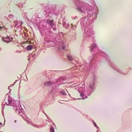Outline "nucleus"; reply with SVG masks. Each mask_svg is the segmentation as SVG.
I'll use <instances>...</instances> for the list:
<instances>
[{
  "mask_svg": "<svg viewBox=\"0 0 132 132\" xmlns=\"http://www.w3.org/2000/svg\"><path fill=\"white\" fill-rule=\"evenodd\" d=\"M19 90H18V95H19Z\"/></svg>",
  "mask_w": 132,
  "mask_h": 132,
  "instance_id": "44",
  "label": "nucleus"
},
{
  "mask_svg": "<svg viewBox=\"0 0 132 132\" xmlns=\"http://www.w3.org/2000/svg\"><path fill=\"white\" fill-rule=\"evenodd\" d=\"M13 37H11V39L12 40H13Z\"/></svg>",
  "mask_w": 132,
  "mask_h": 132,
  "instance_id": "49",
  "label": "nucleus"
},
{
  "mask_svg": "<svg viewBox=\"0 0 132 132\" xmlns=\"http://www.w3.org/2000/svg\"><path fill=\"white\" fill-rule=\"evenodd\" d=\"M4 29H6V28H4Z\"/></svg>",
  "mask_w": 132,
  "mask_h": 132,
  "instance_id": "57",
  "label": "nucleus"
},
{
  "mask_svg": "<svg viewBox=\"0 0 132 132\" xmlns=\"http://www.w3.org/2000/svg\"><path fill=\"white\" fill-rule=\"evenodd\" d=\"M60 101V102H62L63 101H62V100H59Z\"/></svg>",
  "mask_w": 132,
  "mask_h": 132,
  "instance_id": "45",
  "label": "nucleus"
},
{
  "mask_svg": "<svg viewBox=\"0 0 132 132\" xmlns=\"http://www.w3.org/2000/svg\"><path fill=\"white\" fill-rule=\"evenodd\" d=\"M93 124L94 125V126L96 127L97 126V125H96V123L94 121H93Z\"/></svg>",
  "mask_w": 132,
  "mask_h": 132,
  "instance_id": "31",
  "label": "nucleus"
},
{
  "mask_svg": "<svg viewBox=\"0 0 132 132\" xmlns=\"http://www.w3.org/2000/svg\"><path fill=\"white\" fill-rule=\"evenodd\" d=\"M48 43H50V44H51V46H56L57 44V43L56 42V40H54L52 41H49Z\"/></svg>",
  "mask_w": 132,
  "mask_h": 132,
  "instance_id": "11",
  "label": "nucleus"
},
{
  "mask_svg": "<svg viewBox=\"0 0 132 132\" xmlns=\"http://www.w3.org/2000/svg\"><path fill=\"white\" fill-rule=\"evenodd\" d=\"M2 110H4V107H3V103L2 104Z\"/></svg>",
  "mask_w": 132,
  "mask_h": 132,
  "instance_id": "35",
  "label": "nucleus"
},
{
  "mask_svg": "<svg viewBox=\"0 0 132 132\" xmlns=\"http://www.w3.org/2000/svg\"><path fill=\"white\" fill-rule=\"evenodd\" d=\"M4 101H5V103L7 106H11L13 107V109L14 110H15V112L18 113L23 118L27 117L24 110L22 108L21 105L19 104L18 106V101H15L13 99L9 96L6 98H5Z\"/></svg>",
  "mask_w": 132,
  "mask_h": 132,
  "instance_id": "3",
  "label": "nucleus"
},
{
  "mask_svg": "<svg viewBox=\"0 0 132 132\" xmlns=\"http://www.w3.org/2000/svg\"><path fill=\"white\" fill-rule=\"evenodd\" d=\"M43 112L45 114V116H46V117H47V114L44 111H43Z\"/></svg>",
  "mask_w": 132,
  "mask_h": 132,
  "instance_id": "38",
  "label": "nucleus"
},
{
  "mask_svg": "<svg viewBox=\"0 0 132 132\" xmlns=\"http://www.w3.org/2000/svg\"><path fill=\"white\" fill-rule=\"evenodd\" d=\"M60 101V102H62L63 101H62V100H59Z\"/></svg>",
  "mask_w": 132,
  "mask_h": 132,
  "instance_id": "46",
  "label": "nucleus"
},
{
  "mask_svg": "<svg viewBox=\"0 0 132 132\" xmlns=\"http://www.w3.org/2000/svg\"><path fill=\"white\" fill-rule=\"evenodd\" d=\"M91 46L90 51L92 53L93 56H90L89 59L91 60L89 64L86 63L84 65V70L88 71L92 68H94L96 66L98 61H103L105 62L107 61L109 65L114 69L118 72L122 73L123 72L119 69L110 59L109 56L106 53L99 50L97 47L96 44L94 43L92 44Z\"/></svg>",
  "mask_w": 132,
  "mask_h": 132,
  "instance_id": "2",
  "label": "nucleus"
},
{
  "mask_svg": "<svg viewBox=\"0 0 132 132\" xmlns=\"http://www.w3.org/2000/svg\"><path fill=\"white\" fill-rule=\"evenodd\" d=\"M2 50V49L1 48H0V51H1Z\"/></svg>",
  "mask_w": 132,
  "mask_h": 132,
  "instance_id": "52",
  "label": "nucleus"
},
{
  "mask_svg": "<svg viewBox=\"0 0 132 132\" xmlns=\"http://www.w3.org/2000/svg\"><path fill=\"white\" fill-rule=\"evenodd\" d=\"M16 82H14V84H14V85L15 84Z\"/></svg>",
  "mask_w": 132,
  "mask_h": 132,
  "instance_id": "48",
  "label": "nucleus"
},
{
  "mask_svg": "<svg viewBox=\"0 0 132 132\" xmlns=\"http://www.w3.org/2000/svg\"><path fill=\"white\" fill-rule=\"evenodd\" d=\"M45 11L46 13L45 15L47 17L50 16L49 14L50 15L54 14L55 15H57L60 13V10L58 9L56 10V7L54 5V6L51 5V6L48 7V9Z\"/></svg>",
  "mask_w": 132,
  "mask_h": 132,
  "instance_id": "4",
  "label": "nucleus"
},
{
  "mask_svg": "<svg viewBox=\"0 0 132 132\" xmlns=\"http://www.w3.org/2000/svg\"><path fill=\"white\" fill-rule=\"evenodd\" d=\"M31 123V122L29 121V120H28L27 121V123H28V124H30V123Z\"/></svg>",
  "mask_w": 132,
  "mask_h": 132,
  "instance_id": "36",
  "label": "nucleus"
},
{
  "mask_svg": "<svg viewBox=\"0 0 132 132\" xmlns=\"http://www.w3.org/2000/svg\"><path fill=\"white\" fill-rule=\"evenodd\" d=\"M66 48V46L65 45H62L61 47V48L62 50H64Z\"/></svg>",
  "mask_w": 132,
  "mask_h": 132,
  "instance_id": "23",
  "label": "nucleus"
},
{
  "mask_svg": "<svg viewBox=\"0 0 132 132\" xmlns=\"http://www.w3.org/2000/svg\"><path fill=\"white\" fill-rule=\"evenodd\" d=\"M13 15L12 14H10L9 15L8 17L10 18H11V16H13Z\"/></svg>",
  "mask_w": 132,
  "mask_h": 132,
  "instance_id": "33",
  "label": "nucleus"
},
{
  "mask_svg": "<svg viewBox=\"0 0 132 132\" xmlns=\"http://www.w3.org/2000/svg\"><path fill=\"white\" fill-rule=\"evenodd\" d=\"M54 83L53 82H52L50 81H48L45 82L44 84V85L45 86L47 85L50 86H52V85L54 84Z\"/></svg>",
  "mask_w": 132,
  "mask_h": 132,
  "instance_id": "12",
  "label": "nucleus"
},
{
  "mask_svg": "<svg viewBox=\"0 0 132 132\" xmlns=\"http://www.w3.org/2000/svg\"><path fill=\"white\" fill-rule=\"evenodd\" d=\"M65 79V78L63 77H60L56 80L55 82L54 83V84H57L58 85H60V84H64L66 82H64Z\"/></svg>",
  "mask_w": 132,
  "mask_h": 132,
  "instance_id": "7",
  "label": "nucleus"
},
{
  "mask_svg": "<svg viewBox=\"0 0 132 132\" xmlns=\"http://www.w3.org/2000/svg\"><path fill=\"white\" fill-rule=\"evenodd\" d=\"M69 96H70V94H69Z\"/></svg>",
  "mask_w": 132,
  "mask_h": 132,
  "instance_id": "60",
  "label": "nucleus"
},
{
  "mask_svg": "<svg viewBox=\"0 0 132 132\" xmlns=\"http://www.w3.org/2000/svg\"><path fill=\"white\" fill-rule=\"evenodd\" d=\"M28 60H30V59H28Z\"/></svg>",
  "mask_w": 132,
  "mask_h": 132,
  "instance_id": "54",
  "label": "nucleus"
},
{
  "mask_svg": "<svg viewBox=\"0 0 132 132\" xmlns=\"http://www.w3.org/2000/svg\"><path fill=\"white\" fill-rule=\"evenodd\" d=\"M25 14H27V12H25Z\"/></svg>",
  "mask_w": 132,
  "mask_h": 132,
  "instance_id": "53",
  "label": "nucleus"
},
{
  "mask_svg": "<svg viewBox=\"0 0 132 132\" xmlns=\"http://www.w3.org/2000/svg\"><path fill=\"white\" fill-rule=\"evenodd\" d=\"M55 91L53 89H52L50 92V94L51 95H53L55 93Z\"/></svg>",
  "mask_w": 132,
  "mask_h": 132,
  "instance_id": "18",
  "label": "nucleus"
},
{
  "mask_svg": "<svg viewBox=\"0 0 132 132\" xmlns=\"http://www.w3.org/2000/svg\"><path fill=\"white\" fill-rule=\"evenodd\" d=\"M2 40L4 42H6L7 43H9L11 42L10 40V38L8 35L6 37L4 36L2 37Z\"/></svg>",
  "mask_w": 132,
  "mask_h": 132,
  "instance_id": "9",
  "label": "nucleus"
},
{
  "mask_svg": "<svg viewBox=\"0 0 132 132\" xmlns=\"http://www.w3.org/2000/svg\"><path fill=\"white\" fill-rule=\"evenodd\" d=\"M17 81H18L17 80H16L15 82H16Z\"/></svg>",
  "mask_w": 132,
  "mask_h": 132,
  "instance_id": "55",
  "label": "nucleus"
},
{
  "mask_svg": "<svg viewBox=\"0 0 132 132\" xmlns=\"http://www.w3.org/2000/svg\"><path fill=\"white\" fill-rule=\"evenodd\" d=\"M47 23L49 26L52 28L56 26L55 22L53 20H51L50 19H47Z\"/></svg>",
  "mask_w": 132,
  "mask_h": 132,
  "instance_id": "8",
  "label": "nucleus"
},
{
  "mask_svg": "<svg viewBox=\"0 0 132 132\" xmlns=\"http://www.w3.org/2000/svg\"><path fill=\"white\" fill-rule=\"evenodd\" d=\"M32 126L38 128H40L42 127L43 126V125H37L36 124L33 125Z\"/></svg>",
  "mask_w": 132,
  "mask_h": 132,
  "instance_id": "15",
  "label": "nucleus"
},
{
  "mask_svg": "<svg viewBox=\"0 0 132 132\" xmlns=\"http://www.w3.org/2000/svg\"><path fill=\"white\" fill-rule=\"evenodd\" d=\"M52 30L54 31H55L56 30V27H53L52 28Z\"/></svg>",
  "mask_w": 132,
  "mask_h": 132,
  "instance_id": "29",
  "label": "nucleus"
},
{
  "mask_svg": "<svg viewBox=\"0 0 132 132\" xmlns=\"http://www.w3.org/2000/svg\"><path fill=\"white\" fill-rule=\"evenodd\" d=\"M50 132H55L54 128L53 127H51L50 128Z\"/></svg>",
  "mask_w": 132,
  "mask_h": 132,
  "instance_id": "20",
  "label": "nucleus"
},
{
  "mask_svg": "<svg viewBox=\"0 0 132 132\" xmlns=\"http://www.w3.org/2000/svg\"><path fill=\"white\" fill-rule=\"evenodd\" d=\"M16 122V120H15L14 121V122Z\"/></svg>",
  "mask_w": 132,
  "mask_h": 132,
  "instance_id": "50",
  "label": "nucleus"
},
{
  "mask_svg": "<svg viewBox=\"0 0 132 132\" xmlns=\"http://www.w3.org/2000/svg\"><path fill=\"white\" fill-rule=\"evenodd\" d=\"M18 21H14V23L15 24L14 27H16L18 25Z\"/></svg>",
  "mask_w": 132,
  "mask_h": 132,
  "instance_id": "22",
  "label": "nucleus"
},
{
  "mask_svg": "<svg viewBox=\"0 0 132 132\" xmlns=\"http://www.w3.org/2000/svg\"><path fill=\"white\" fill-rule=\"evenodd\" d=\"M19 8H22L23 7V4H22L21 3H19V5H18V4L16 5Z\"/></svg>",
  "mask_w": 132,
  "mask_h": 132,
  "instance_id": "19",
  "label": "nucleus"
},
{
  "mask_svg": "<svg viewBox=\"0 0 132 132\" xmlns=\"http://www.w3.org/2000/svg\"><path fill=\"white\" fill-rule=\"evenodd\" d=\"M26 77L27 78V76H26Z\"/></svg>",
  "mask_w": 132,
  "mask_h": 132,
  "instance_id": "61",
  "label": "nucleus"
},
{
  "mask_svg": "<svg viewBox=\"0 0 132 132\" xmlns=\"http://www.w3.org/2000/svg\"><path fill=\"white\" fill-rule=\"evenodd\" d=\"M73 4L76 6L79 11L81 13L83 16L78 21L80 22L81 28L84 29L83 34L85 40L87 42L90 40L92 37L91 35L94 34L92 29L90 27V24L93 22L91 16L94 19L97 18L98 13V9L90 10L87 6V5L79 0H72Z\"/></svg>",
  "mask_w": 132,
  "mask_h": 132,
  "instance_id": "1",
  "label": "nucleus"
},
{
  "mask_svg": "<svg viewBox=\"0 0 132 132\" xmlns=\"http://www.w3.org/2000/svg\"><path fill=\"white\" fill-rule=\"evenodd\" d=\"M21 82V80L20 81V83Z\"/></svg>",
  "mask_w": 132,
  "mask_h": 132,
  "instance_id": "62",
  "label": "nucleus"
},
{
  "mask_svg": "<svg viewBox=\"0 0 132 132\" xmlns=\"http://www.w3.org/2000/svg\"><path fill=\"white\" fill-rule=\"evenodd\" d=\"M22 27H21L20 28V29L21 30H22Z\"/></svg>",
  "mask_w": 132,
  "mask_h": 132,
  "instance_id": "39",
  "label": "nucleus"
},
{
  "mask_svg": "<svg viewBox=\"0 0 132 132\" xmlns=\"http://www.w3.org/2000/svg\"><path fill=\"white\" fill-rule=\"evenodd\" d=\"M39 30L40 31L41 35L42 36H43L45 34H46V32L44 28H39Z\"/></svg>",
  "mask_w": 132,
  "mask_h": 132,
  "instance_id": "10",
  "label": "nucleus"
},
{
  "mask_svg": "<svg viewBox=\"0 0 132 132\" xmlns=\"http://www.w3.org/2000/svg\"><path fill=\"white\" fill-rule=\"evenodd\" d=\"M33 46L31 45H29L27 46L26 49L27 50L30 51L31 50Z\"/></svg>",
  "mask_w": 132,
  "mask_h": 132,
  "instance_id": "14",
  "label": "nucleus"
},
{
  "mask_svg": "<svg viewBox=\"0 0 132 132\" xmlns=\"http://www.w3.org/2000/svg\"><path fill=\"white\" fill-rule=\"evenodd\" d=\"M70 27V25L69 24H67V26H65V27L66 28L68 29Z\"/></svg>",
  "mask_w": 132,
  "mask_h": 132,
  "instance_id": "25",
  "label": "nucleus"
},
{
  "mask_svg": "<svg viewBox=\"0 0 132 132\" xmlns=\"http://www.w3.org/2000/svg\"><path fill=\"white\" fill-rule=\"evenodd\" d=\"M14 85V84H11V85H10L9 86V87H8V89L9 90H10V91L9 92V93H8V94H7L6 95H9V93H10V92L11 91V89H10V86H12H12H13Z\"/></svg>",
  "mask_w": 132,
  "mask_h": 132,
  "instance_id": "21",
  "label": "nucleus"
},
{
  "mask_svg": "<svg viewBox=\"0 0 132 132\" xmlns=\"http://www.w3.org/2000/svg\"><path fill=\"white\" fill-rule=\"evenodd\" d=\"M67 58L70 61H72L73 60V58L70 55H67Z\"/></svg>",
  "mask_w": 132,
  "mask_h": 132,
  "instance_id": "17",
  "label": "nucleus"
},
{
  "mask_svg": "<svg viewBox=\"0 0 132 132\" xmlns=\"http://www.w3.org/2000/svg\"><path fill=\"white\" fill-rule=\"evenodd\" d=\"M21 24H20V25H19L18 26L16 29H18L19 28H20L21 27Z\"/></svg>",
  "mask_w": 132,
  "mask_h": 132,
  "instance_id": "30",
  "label": "nucleus"
},
{
  "mask_svg": "<svg viewBox=\"0 0 132 132\" xmlns=\"http://www.w3.org/2000/svg\"><path fill=\"white\" fill-rule=\"evenodd\" d=\"M59 102H60V103H61V102H60L59 101Z\"/></svg>",
  "mask_w": 132,
  "mask_h": 132,
  "instance_id": "59",
  "label": "nucleus"
},
{
  "mask_svg": "<svg viewBox=\"0 0 132 132\" xmlns=\"http://www.w3.org/2000/svg\"><path fill=\"white\" fill-rule=\"evenodd\" d=\"M63 71H53V75H56V74H60L61 73V72Z\"/></svg>",
  "mask_w": 132,
  "mask_h": 132,
  "instance_id": "13",
  "label": "nucleus"
},
{
  "mask_svg": "<svg viewBox=\"0 0 132 132\" xmlns=\"http://www.w3.org/2000/svg\"><path fill=\"white\" fill-rule=\"evenodd\" d=\"M62 24L63 25V26L64 27H65V26L66 25V22H64L63 21Z\"/></svg>",
  "mask_w": 132,
  "mask_h": 132,
  "instance_id": "24",
  "label": "nucleus"
},
{
  "mask_svg": "<svg viewBox=\"0 0 132 132\" xmlns=\"http://www.w3.org/2000/svg\"><path fill=\"white\" fill-rule=\"evenodd\" d=\"M78 23V22L77 23V24H75L74 25V28L73 29H76L77 26V24Z\"/></svg>",
  "mask_w": 132,
  "mask_h": 132,
  "instance_id": "27",
  "label": "nucleus"
},
{
  "mask_svg": "<svg viewBox=\"0 0 132 132\" xmlns=\"http://www.w3.org/2000/svg\"><path fill=\"white\" fill-rule=\"evenodd\" d=\"M84 87H85V85L83 84L82 85V86H80L79 87L78 91L79 93H80V96L82 98H78L76 99V100H80L81 99H83L84 100L85 98H87V95L86 94H87V95L88 94H89V92L87 94V93H86L85 92L84 93H82L84 92ZM88 96V95H87Z\"/></svg>",
  "mask_w": 132,
  "mask_h": 132,
  "instance_id": "6",
  "label": "nucleus"
},
{
  "mask_svg": "<svg viewBox=\"0 0 132 132\" xmlns=\"http://www.w3.org/2000/svg\"><path fill=\"white\" fill-rule=\"evenodd\" d=\"M71 25L72 28L73 29L74 28V25H73V24L72 23L71 24Z\"/></svg>",
  "mask_w": 132,
  "mask_h": 132,
  "instance_id": "32",
  "label": "nucleus"
},
{
  "mask_svg": "<svg viewBox=\"0 0 132 132\" xmlns=\"http://www.w3.org/2000/svg\"><path fill=\"white\" fill-rule=\"evenodd\" d=\"M96 127V128L97 129H98V130H100V128H99L98 127H97V126Z\"/></svg>",
  "mask_w": 132,
  "mask_h": 132,
  "instance_id": "37",
  "label": "nucleus"
},
{
  "mask_svg": "<svg viewBox=\"0 0 132 132\" xmlns=\"http://www.w3.org/2000/svg\"><path fill=\"white\" fill-rule=\"evenodd\" d=\"M96 78L95 76H94V77L92 78V82L91 83L89 86V88L87 91V94L90 92L89 94L88 95L90 96L94 92L95 90L96 87L95 86V80Z\"/></svg>",
  "mask_w": 132,
  "mask_h": 132,
  "instance_id": "5",
  "label": "nucleus"
},
{
  "mask_svg": "<svg viewBox=\"0 0 132 132\" xmlns=\"http://www.w3.org/2000/svg\"><path fill=\"white\" fill-rule=\"evenodd\" d=\"M2 113H3V110H2Z\"/></svg>",
  "mask_w": 132,
  "mask_h": 132,
  "instance_id": "47",
  "label": "nucleus"
},
{
  "mask_svg": "<svg viewBox=\"0 0 132 132\" xmlns=\"http://www.w3.org/2000/svg\"><path fill=\"white\" fill-rule=\"evenodd\" d=\"M2 125V123L0 122V125Z\"/></svg>",
  "mask_w": 132,
  "mask_h": 132,
  "instance_id": "42",
  "label": "nucleus"
},
{
  "mask_svg": "<svg viewBox=\"0 0 132 132\" xmlns=\"http://www.w3.org/2000/svg\"><path fill=\"white\" fill-rule=\"evenodd\" d=\"M47 119L48 120H50V121H51L52 122H53V121H52V120H51L50 118H49V117H48V116H47Z\"/></svg>",
  "mask_w": 132,
  "mask_h": 132,
  "instance_id": "34",
  "label": "nucleus"
},
{
  "mask_svg": "<svg viewBox=\"0 0 132 132\" xmlns=\"http://www.w3.org/2000/svg\"><path fill=\"white\" fill-rule=\"evenodd\" d=\"M3 28V27L0 26V29H1Z\"/></svg>",
  "mask_w": 132,
  "mask_h": 132,
  "instance_id": "41",
  "label": "nucleus"
},
{
  "mask_svg": "<svg viewBox=\"0 0 132 132\" xmlns=\"http://www.w3.org/2000/svg\"><path fill=\"white\" fill-rule=\"evenodd\" d=\"M98 130L97 131V132H98Z\"/></svg>",
  "mask_w": 132,
  "mask_h": 132,
  "instance_id": "56",
  "label": "nucleus"
},
{
  "mask_svg": "<svg viewBox=\"0 0 132 132\" xmlns=\"http://www.w3.org/2000/svg\"><path fill=\"white\" fill-rule=\"evenodd\" d=\"M21 25H22V24L23 23V22L21 21Z\"/></svg>",
  "mask_w": 132,
  "mask_h": 132,
  "instance_id": "43",
  "label": "nucleus"
},
{
  "mask_svg": "<svg viewBox=\"0 0 132 132\" xmlns=\"http://www.w3.org/2000/svg\"><path fill=\"white\" fill-rule=\"evenodd\" d=\"M16 31H17L16 30H15V32H16Z\"/></svg>",
  "mask_w": 132,
  "mask_h": 132,
  "instance_id": "51",
  "label": "nucleus"
},
{
  "mask_svg": "<svg viewBox=\"0 0 132 132\" xmlns=\"http://www.w3.org/2000/svg\"><path fill=\"white\" fill-rule=\"evenodd\" d=\"M60 93L64 95H67V94L65 92V91L64 90H61L60 91Z\"/></svg>",
  "mask_w": 132,
  "mask_h": 132,
  "instance_id": "16",
  "label": "nucleus"
},
{
  "mask_svg": "<svg viewBox=\"0 0 132 132\" xmlns=\"http://www.w3.org/2000/svg\"><path fill=\"white\" fill-rule=\"evenodd\" d=\"M37 56V55H36V54H34L32 56V57L35 58Z\"/></svg>",
  "mask_w": 132,
  "mask_h": 132,
  "instance_id": "26",
  "label": "nucleus"
},
{
  "mask_svg": "<svg viewBox=\"0 0 132 132\" xmlns=\"http://www.w3.org/2000/svg\"><path fill=\"white\" fill-rule=\"evenodd\" d=\"M72 17V18L73 19H76V18H77L78 17L77 16H72L71 17Z\"/></svg>",
  "mask_w": 132,
  "mask_h": 132,
  "instance_id": "28",
  "label": "nucleus"
},
{
  "mask_svg": "<svg viewBox=\"0 0 132 132\" xmlns=\"http://www.w3.org/2000/svg\"><path fill=\"white\" fill-rule=\"evenodd\" d=\"M53 124L54 125H55V124H54V123H53Z\"/></svg>",
  "mask_w": 132,
  "mask_h": 132,
  "instance_id": "58",
  "label": "nucleus"
},
{
  "mask_svg": "<svg viewBox=\"0 0 132 132\" xmlns=\"http://www.w3.org/2000/svg\"><path fill=\"white\" fill-rule=\"evenodd\" d=\"M82 66V65H79V67H81V66Z\"/></svg>",
  "mask_w": 132,
  "mask_h": 132,
  "instance_id": "40",
  "label": "nucleus"
}]
</instances>
